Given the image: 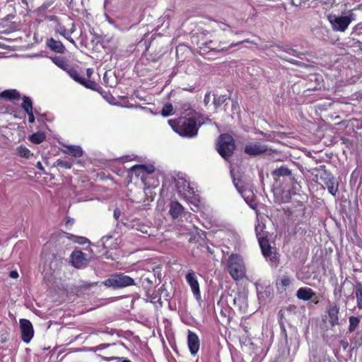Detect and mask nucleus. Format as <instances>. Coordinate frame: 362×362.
Returning <instances> with one entry per match:
<instances>
[{
    "instance_id": "obj_1",
    "label": "nucleus",
    "mask_w": 362,
    "mask_h": 362,
    "mask_svg": "<svg viewBox=\"0 0 362 362\" xmlns=\"http://www.w3.org/2000/svg\"><path fill=\"white\" fill-rule=\"evenodd\" d=\"M171 180L174 185V189L180 197L198 205L200 200L197 197V195L195 194L194 187L190 185L187 176L184 173H175L171 175Z\"/></svg>"
},
{
    "instance_id": "obj_2",
    "label": "nucleus",
    "mask_w": 362,
    "mask_h": 362,
    "mask_svg": "<svg viewBox=\"0 0 362 362\" xmlns=\"http://www.w3.org/2000/svg\"><path fill=\"white\" fill-rule=\"evenodd\" d=\"M168 123L175 132L183 137L192 138L197 134L199 127L196 116L180 118L177 121L169 119Z\"/></svg>"
},
{
    "instance_id": "obj_3",
    "label": "nucleus",
    "mask_w": 362,
    "mask_h": 362,
    "mask_svg": "<svg viewBox=\"0 0 362 362\" xmlns=\"http://www.w3.org/2000/svg\"><path fill=\"white\" fill-rule=\"evenodd\" d=\"M227 271L235 281L246 278V267L243 257L238 254H232L228 257Z\"/></svg>"
},
{
    "instance_id": "obj_4",
    "label": "nucleus",
    "mask_w": 362,
    "mask_h": 362,
    "mask_svg": "<svg viewBox=\"0 0 362 362\" xmlns=\"http://www.w3.org/2000/svg\"><path fill=\"white\" fill-rule=\"evenodd\" d=\"M235 148V139L230 134L224 133L218 136L216 150L225 160H228L233 156Z\"/></svg>"
},
{
    "instance_id": "obj_5",
    "label": "nucleus",
    "mask_w": 362,
    "mask_h": 362,
    "mask_svg": "<svg viewBox=\"0 0 362 362\" xmlns=\"http://www.w3.org/2000/svg\"><path fill=\"white\" fill-rule=\"evenodd\" d=\"M103 284L107 287L117 289L134 285L135 282L132 277L124 273H116L112 274Z\"/></svg>"
},
{
    "instance_id": "obj_6",
    "label": "nucleus",
    "mask_w": 362,
    "mask_h": 362,
    "mask_svg": "<svg viewBox=\"0 0 362 362\" xmlns=\"http://www.w3.org/2000/svg\"><path fill=\"white\" fill-rule=\"evenodd\" d=\"M340 306L336 302L328 301L326 306V313L328 315V322L332 327L339 325Z\"/></svg>"
},
{
    "instance_id": "obj_7",
    "label": "nucleus",
    "mask_w": 362,
    "mask_h": 362,
    "mask_svg": "<svg viewBox=\"0 0 362 362\" xmlns=\"http://www.w3.org/2000/svg\"><path fill=\"white\" fill-rule=\"evenodd\" d=\"M21 332V339L23 342L29 343L34 336V329L32 323L27 319H21L19 321Z\"/></svg>"
},
{
    "instance_id": "obj_8",
    "label": "nucleus",
    "mask_w": 362,
    "mask_h": 362,
    "mask_svg": "<svg viewBox=\"0 0 362 362\" xmlns=\"http://www.w3.org/2000/svg\"><path fill=\"white\" fill-rule=\"evenodd\" d=\"M155 171V167L153 165H135L129 169V173L134 174L136 177H141L144 180L147 175L151 174Z\"/></svg>"
},
{
    "instance_id": "obj_9",
    "label": "nucleus",
    "mask_w": 362,
    "mask_h": 362,
    "mask_svg": "<svg viewBox=\"0 0 362 362\" xmlns=\"http://www.w3.org/2000/svg\"><path fill=\"white\" fill-rule=\"evenodd\" d=\"M325 177L322 176L321 179L326 185L329 193L333 197H336L339 192V182L330 173H325Z\"/></svg>"
},
{
    "instance_id": "obj_10",
    "label": "nucleus",
    "mask_w": 362,
    "mask_h": 362,
    "mask_svg": "<svg viewBox=\"0 0 362 362\" xmlns=\"http://www.w3.org/2000/svg\"><path fill=\"white\" fill-rule=\"evenodd\" d=\"M272 175L276 180H279L281 177H288L291 182L293 185L292 189H296L294 185H299L296 179L291 176V170L286 166L282 165L278 168H276L274 170H273Z\"/></svg>"
},
{
    "instance_id": "obj_11",
    "label": "nucleus",
    "mask_w": 362,
    "mask_h": 362,
    "mask_svg": "<svg viewBox=\"0 0 362 362\" xmlns=\"http://www.w3.org/2000/svg\"><path fill=\"white\" fill-rule=\"evenodd\" d=\"M72 265L77 269H82L88 264V260L83 252L79 250L72 252L70 255Z\"/></svg>"
},
{
    "instance_id": "obj_12",
    "label": "nucleus",
    "mask_w": 362,
    "mask_h": 362,
    "mask_svg": "<svg viewBox=\"0 0 362 362\" xmlns=\"http://www.w3.org/2000/svg\"><path fill=\"white\" fill-rule=\"evenodd\" d=\"M329 21L334 30L344 32L351 21L349 16H339L335 17L333 20H329Z\"/></svg>"
},
{
    "instance_id": "obj_13",
    "label": "nucleus",
    "mask_w": 362,
    "mask_h": 362,
    "mask_svg": "<svg viewBox=\"0 0 362 362\" xmlns=\"http://www.w3.org/2000/svg\"><path fill=\"white\" fill-rule=\"evenodd\" d=\"M267 148L265 146L261 145L258 143H249L245 146L244 151L249 156H258L265 153Z\"/></svg>"
},
{
    "instance_id": "obj_14",
    "label": "nucleus",
    "mask_w": 362,
    "mask_h": 362,
    "mask_svg": "<svg viewBox=\"0 0 362 362\" xmlns=\"http://www.w3.org/2000/svg\"><path fill=\"white\" fill-rule=\"evenodd\" d=\"M243 42L253 43L252 41H250L249 40H244L243 41L238 42L237 43H231L228 46H223L224 43H223L221 42H219L218 45L215 46V45H213L214 44L213 41H209V42H205V47L209 48L211 51H215L216 52H223V51H226V50L228 49V48H230V47H233L234 46L242 44Z\"/></svg>"
},
{
    "instance_id": "obj_15",
    "label": "nucleus",
    "mask_w": 362,
    "mask_h": 362,
    "mask_svg": "<svg viewBox=\"0 0 362 362\" xmlns=\"http://www.w3.org/2000/svg\"><path fill=\"white\" fill-rule=\"evenodd\" d=\"M187 344L190 353L195 355L199 349L200 342L198 336L189 330L187 336Z\"/></svg>"
},
{
    "instance_id": "obj_16",
    "label": "nucleus",
    "mask_w": 362,
    "mask_h": 362,
    "mask_svg": "<svg viewBox=\"0 0 362 362\" xmlns=\"http://www.w3.org/2000/svg\"><path fill=\"white\" fill-rule=\"evenodd\" d=\"M186 280L187 281V283L189 284L191 288H192V291L194 295V296L196 297V298L197 300H200L201 299V293H200V290H199V283L197 281V279L194 275V273H188L186 276Z\"/></svg>"
},
{
    "instance_id": "obj_17",
    "label": "nucleus",
    "mask_w": 362,
    "mask_h": 362,
    "mask_svg": "<svg viewBox=\"0 0 362 362\" xmlns=\"http://www.w3.org/2000/svg\"><path fill=\"white\" fill-rule=\"evenodd\" d=\"M184 207L177 201L171 202L169 214L173 219L181 217L184 214Z\"/></svg>"
},
{
    "instance_id": "obj_18",
    "label": "nucleus",
    "mask_w": 362,
    "mask_h": 362,
    "mask_svg": "<svg viewBox=\"0 0 362 362\" xmlns=\"http://www.w3.org/2000/svg\"><path fill=\"white\" fill-rule=\"evenodd\" d=\"M258 242L264 257L266 258L271 257L272 255V247L267 237L259 236Z\"/></svg>"
},
{
    "instance_id": "obj_19",
    "label": "nucleus",
    "mask_w": 362,
    "mask_h": 362,
    "mask_svg": "<svg viewBox=\"0 0 362 362\" xmlns=\"http://www.w3.org/2000/svg\"><path fill=\"white\" fill-rule=\"evenodd\" d=\"M47 46L53 52L62 54L65 52V47L59 40L50 38L47 40Z\"/></svg>"
},
{
    "instance_id": "obj_20",
    "label": "nucleus",
    "mask_w": 362,
    "mask_h": 362,
    "mask_svg": "<svg viewBox=\"0 0 362 362\" xmlns=\"http://www.w3.org/2000/svg\"><path fill=\"white\" fill-rule=\"evenodd\" d=\"M315 295V293L313 289L308 287H301L296 293V296L298 299L305 301L310 300Z\"/></svg>"
},
{
    "instance_id": "obj_21",
    "label": "nucleus",
    "mask_w": 362,
    "mask_h": 362,
    "mask_svg": "<svg viewBox=\"0 0 362 362\" xmlns=\"http://www.w3.org/2000/svg\"><path fill=\"white\" fill-rule=\"evenodd\" d=\"M243 197L246 202V203L249 205V206L254 209L257 210L258 206V203L257 202L256 197L252 191H245L243 193Z\"/></svg>"
},
{
    "instance_id": "obj_22",
    "label": "nucleus",
    "mask_w": 362,
    "mask_h": 362,
    "mask_svg": "<svg viewBox=\"0 0 362 362\" xmlns=\"http://www.w3.org/2000/svg\"><path fill=\"white\" fill-rule=\"evenodd\" d=\"M0 98L9 100H18L20 98V93L16 89L6 90L0 93Z\"/></svg>"
},
{
    "instance_id": "obj_23",
    "label": "nucleus",
    "mask_w": 362,
    "mask_h": 362,
    "mask_svg": "<svg viewBox=\"0 0 362 362\" xmlns=\"http://www.w3.org/2000/svg\"><path fill=\"white\" fill-rule=\"evenodd\" d=\"M50 59L52 61V62L57 65L59 68L62 69V70L66 71L70 67V65L68 64L66 60L59 56H55L50 57Z\"/></svg>"
},
{
    "instance_id": "obj_24",
    "label": "nucleus",
    "mask_w": 362,
    "mask_h": 362,
    "mask_svg": "<svg viewBox=\"0 0 362 362\" xmlns=\"http://www.w3.org/2000/svg\"><path fill=\"white\" fill-rule=\"evenodd\" d=\"M354 293L356 299V306L362 310V283L356 282L354 286Z\"/></svg>"
},
{
    "instance_id": "obj_25",
    "label": "nucleus",
    "mask_w": 362,
    "mask_h": 362,
    "mask_svg": "<svg viewBox=\"0 0 362 362\" xmlns=\"http://www.w3.org/2000/svg\"><path fill=\"white\" fill-rule=\"evenodd\" d=\"M66 147L68 148L67 151H64L66 153H69L76 158H80L83 156V150L81 146L71 145L66 146Z\"/></svg>"
},
{
    "instance_id": "obj_26",
    "label": "nucleus",
    "mask_w": 362,
    "mask_h": 362,
    "mask_svg": "<svg viewBox=\"0 0 362 362\" xmlns=\"http://www.w3.org/2000/svg\"><path fill=\"white\" fill-rule=\"evenodd\" d=\"M29 140L35 144H39L45 140V134L43 132H38L29 136Z\"/></svg>"
},
{
    "instance_id": "obj_27",
    "label": "nucleus",
    "mask_w": 362,
    "mask_h": 362,
    "mask_svg": "<svg viewBox=\"0 0 362 362\" xmlns=\"http://www.w3.org/2000/svg\"><path fill=\"white\" fill-rule=\"evenodd\" d=\"M349 327L348 330L350 333L354 332L356 329L358 327L360 323V319L358 317L356 316H350L349 317Z\"/></svg>"
},
{
    "instance_id": "obj_28",
    "label": "nucleus",
    "mask_w": 362,
    "mask_h": 362,
    "mask_svg": "<svg viewBox=\"0 0 362 362\" xmlns=\"http://www.w3.org/2000/svg\"><path fill=\"white\" fill-rule=\"evenodd\" d=\"M66 72L74 81H76V82H78V83H79L81 84L82 80L83 79V77H81L80 76L79 73L78 72V71L76 69L70 66Z\"/></svg>"
},
{
    "instance_id": "obj_29",
    "label": "nucleus",
    "mask_w": 362,
    "mask_h": 362,
    "mask_svg": "<svg viewBox=\"0 0 362 362\" xmlns=\"http://www.w3.org/2000/svg\"><path fill=\"white\" fill-rule=\"evenodd\" d=\"M81 84L87 88L91 89L93 90H96V91H99V89L101 88L100 86L98 83H96L95 81H91V80H86L84 78L82 80Z\"/></svg>"
},
{
    "instance_id": "obj_30",
    "label": "nucleus",
    "mask_w": 362,
    "mask_h": 362,
    "mask_svg": "<svg viewBox=\"0 0 362 362\" xmlns=\"http://www.w3.org/2000/svg\"><path fill=\"white\" fill-rule=\"evenodd\" d=\"M21 107L25 110V112L33 111V102L29 97H23V103L21 104Z\"/></svg>"
},
{
    "instance_id": "obj_31",
    "label": "nucleus",
    "mask_w": 362,
    "mask_h": 362,
    "mask_svg": "<svg viewBox=\"0 0 362 362\" xmlns=\"http://www.w3.org/2000/svg\"><path fill=\"white\" fill-rule=\"evenodd\" d=\"M181 113L185 115L186 117L188 116L189 117L197 115V112L191 109L189 103H184L182 105Z\"/></svg>"
},
{
    "instance_id": "obj_32",
    "label": "nucleus",
    "mask_w": 362,
    "mask_h": 362,
    "mask_svg": "<svg viewBox=\"0 0 362 362\" xmlns=\"http://www.w3.org/2000/svg\"><path fill=\"white\" fill-rule=\"evenodd\" d=\"M17 151L18 155L23 158H28L33 155L30 151L23 145L18 147Z\"/></svg>"
},
{
    "instance_id": "obj_33",
    "label": "nucleus",
    "mask_w": 362,
    "mask_h": 362,
    "mask_svg": "<svg viewBox=\"0 0 362 362\" xmlns=\"http://www.w3.org/2000/svg\"><path fill=\"white\" fill-rule=\"evenodd\" d=\"M56 32L66 38L69 37V35L74 32V29L68 30L64 25H59L56 28Z\"/></svg>"
},
{
    "instance_id": "obj_34",
    "label": "nucleus",
    "mask_w": 362,
    "mask_h": 362,
    "mask_svg": "<svg viewBox=\"0 0 362 362\" xmlns=\"http://www.w3.org/2000/svg\"><path fill=\"white\" fill-rule=\"evenodd\" d=\"M227 98L226 95H214V100L213 103L216 107L221 106L223 104Z\"/></svg>"
},
{
    "instance_id": "obj_35",
    "label": "nucleus",
    "mask_w": 362,
    "mask_h": 362,
    "mask_svg": "<svg viewBox=\"0 0 362 362\" xmlns=\"http://www.w3.org/2000/svg\"><path fill=\"white\" fill-rule=\"evenodd\" d=\"M173 106L171 103L165 104L161 111V115L163 117H168L173 115Z\"/></svg>"
},
{
    "instance_id": "obj_36",
    "label": "nucleus",
    "mask_w": 362,
    "mask_h": 362,
    "mask_svg": "<svg viewBox=\"0 0 362 362\" xmlns=\"http://www.w3.org/2000/svg\"><path fill=\"white\" fill-rule=\"evenodd\" d=\"M112 236L110 235H104L100 239L101 244L105 249H112V245L108 243L109 240H112Z\"/></svg>"
},
{
    "instance_id": "obj_37",
    "label": "nucleus",
    "mask_w": 362,
    "mask_h": 362,
    "mask_svg": "<svg viewBox=\"0 0 362 362\" xmlns=\"http://www.w3.org/2000/svg\"><path fill=\"white\" fill-rule=\"evenodd\" d=\"M57 166L64 168L66 169H70L72 167V163L66 160L58 159L56 161Z\"/></svg>"
},
{
    "instance_id": "obj_38",
    "label": "nucleus",
    "mask_w": 362,
    "mask_h": 362,
    "mask_svg": "<svg viewBox=\"0 0 362 362\" xmlns=\"http://www.w3.org/2000/svg\"><path fill=\"white\" fill-rule=\"evenodd\" d=\"M255 233H256V235H257L258 240H259V236L267 237V235L266 234L267 233L265 231H264V226H261L259 224L256 226H255Z\"/></svg>"
},
{
    "instance_id": "obj_39",
    "label": "nucleus",
    "mask_w": 362,
    "mask_h": 362,
    "mask_svg": "<svg viewBox=\"0 0 362 362\" xmlns=\"http://www.w3.org/2000/svg\"><path fill=\"white\" fill-rule=\"evenodd\" d=\"M280 284L282 286V287L285 289L287 286H288L291 284V279L288 276H284L281 278Z\"/></svg>"
},
{
    "instance_id": "obj_40",
    "label": "nucleus",
    "mask_w": 362,
    "mask_h": 362,
    "mask_svg": "<svg viewBox=\"0 0 362 362\" xmlns=\"http://www.w3.org/2000/svg\"><path fill=\"white\" fill-rule=\"evenodd\" d=\"M296 309V307L295 305H290L285 310H282V309L280 310L279 312V315L281 316V317H282L286 310L287 312H293V311H295Z\"/></svg>"
},
{
    "instance_id": "obj_41",
    "label": "nucleus",
    "mask_w": 362,
    "mask_h": 362,
    "mask_svg": "<svg viewBox=\"0 0 362 362\" xmlns=\"http://www.w3.org/2000/svg\"><path fill=\"white\" fill-rule=\"evenodd\" d=\"M110 346V344H100L98 346H93V347L90 348V349L95 352L97 351L104 349H105V348H107V347H108Z\"/></svg>"
},
{
    "instance_id": "obj_42",
    "label": "nucleus",
    "mask_w": 362,
    "mask_h": 362,
    "mask_svg": "<svg viewBox=\"0 0 362 362\" xmlns=\"http://www.w3.org/2000/svg\"><path fill=\"white\" fill-rule=\"evenodd\" d=\"M269 258V261L272 265L276 266L279 264V259L276 257V253L272 254L271 257H268Z\"/></svg>"
},
{
    "instance_id": "obj_43",
    "label": "nucleus",
    "mask_w": 362,
    "mask_h": 362,
    "mask_svg": "<svg viewBox=\"0 0 362 362\" xmlns=\"http://www.w3.org/2000/svg\"><path fill=\"white\" fill-rule=\"evenodd\" d=\"M108 360H117V362H132L130 360L124 357H112Z\"/></svg>"
},
{
    "instance_id": "obj_44",
    "label": "nucleus",
    "mask_w": 362,
    "mask_h": 362,
    "mask_svg": "<svg viewBox=\"0 0 362 362\" xmlns=\"http://www.w3.org/2000/svg\"><path fill=\"white\" fill-rule=\"evenodd\" d=\"M28 115V122L30 123H33L35 122V116H34V112L30 111L28 112H26Z\"/></svg>"
},
{
    "instance_id": "obj_45",
    "label": "nucleus",
    "mask_w": 362,
    "mask_h": 362,
    "mask_svg": "<svg viewBox=\"0 0 362 362\" xmlns=\"http://www.w3.org/2000/svg\"><path fill=\"white\" fill-rule=\"evenodd\" d=\"M206 250L211 255H214L216 252V250H218V247L213 246V247H210L209 245H206Z\"/></svg>"
},
{
    "instance_id": "obj_46",
    "label": "nucleus",
    "mask_w": 362,
    "mask_h": 362,
    "mask_svg": "<svg viewBox=\"0 0 362 362\" xmlns=\"http://www.w3.org/2000/svg\"><path fill=\"white\" fill-rule=\"evenodd\" d=\"M103 82H104V83L106 86H109L110 87H112V85L110 84V83H109V78H108V74H107V72H105L104 76H103Z\"/></svg>"
},
{
    "instance_id": "obj_47",
    "label": "nucleus",
    "mask_w": 362,
    "mask_h": 362,
    "mask_svg": "<svg viewBox=\"0 0 362 362\" xmlns=\"http://www.w3.org/2000/svg\"><path fill=\"white\" fill-rule=\"evenodd\" d=\"M121 215L120 210L118 208L115 209L113 216L115 219H118Z\"/></svg>"
},
{
    "instance_id": "obj_48",
    "label": "nucleus",
    "mask_w": 362,
    "mask_h": 362,
    "mask_svg": "<svg viewBox=\"0 0 362 362\" xmlns=\"http://www.w3.org/2000/svg\"><path fill=\"white\" fill-rule=\"evenodd\" d=\"M9 276L11 278H13V279H16L18 277V273L17 271L14 270V271H11L9 273Z\"/></svg>"
},
{
    "instance_id": "obj_49",
    "label": "nucleus",
    "mask_w": 362,
    "mask_h": 362,
    "mask_svg": "<svg viewBox=\"0 0 362 362\" xmlns=\"http://www.w3.org/2000/svg\"><path fill=\"white\" fill-rule=\"evenodd\" d=\"M355 345H356V346H361V345H362V334H361L360 338H359V339H358H358H356V341H355Z\"/></svg>"
},
{
    "instance_id": "obj_50",
    "label": "nucleus",
    "mask_w": 362,
    "mask_h": 362,
    "mask_svg": "<svg viewBox=\"0 0 362 362\" xmlns=\"http://www.w3.org/2000/svg\"><path fill=\"white\" fill-rule=\"evenodd\" d=\"M86 74H87L88 77V78H90V76H91V75H92V74H93V69H90V68L87 69H86Z\"/></svg>"
},
{
    "instance_id": "obj_51",
    "label": "nucleus",
    "mask_w": 362,
    "mask_h": 362,
    "mask_svg": "<svg viewBox=\"0 0 362 362\" xmlns=\"http://www.w3.org/2000/svg\"><path fill=\"white\" fill-rule=\"evenodd\" d=\"M36 167H37L39 170H44V168H43V167H42V165L41 162H40V161L37 163Z\"/></svg>"
},
{
    "instance_id": "obj_52",
    "label": "nucleus",
    "mask_w": 362,
    "mask_h": 362,
    "mask_svg": "<svg viewBox=\"0 0 362 362\" xmlns=\"http://www.w3.org/2000/svg\"><path fill=\"white\" fill-rule=\"evenodd\" d=\"M66 39L67 40H69L71 43H72L73 45H76V42L74 40V39L71 37V35H69V37H66Z\"/></svg>"
},
{
    "instance_id": "obj_53",
    "label": "nucleus",
    "mask_w": 362,
    "mask_h": 362,
    "mask_svg": "<svg viewBox=\"0 0 362 362\" xmlns=\"http://www.w3.org/2000/svg\"><path fill=\"white\" fill-rule=\"evenodd\" d=\"M209 94H205V99H204V101H205V105H206V104L208 103L209 102Z\"/></svg>"
},
{
    "instance_id": "obj_54",
    "label": "nucleus",
    "mask_w": 362,
    "mask_h": 362,
    "mask_svg": "<svg viewBox=\"0 0 362 362\" xmlns=\"http://www.w3.org/2000/svg\"><path fill=\"white\" fill-rule=\"evenodd\" d=\"M22 4H24L25 6H26V7L28 6V1L27 0H22L21 1Z\"/></svg>"
},
{
    "instance_id": "obj_55",
    "label": "nucleus",
    "mask_w": 362,
    "mask_h": 362,
    "mask_svg": "<svg viewBox=\"0 0 362 362\" xmlns=\"http://www.w3.org/2000/svg\"><path fill=\"white\" fill-rule=\"evenodd\" d=\"M73 222H74V221H73V220H68V221L66 222V224H69V223H70V224H72V223H73Z\"/></svg>"
},
{
    "instance_id": "obj_56",
    "label": "nucleus",
    "mask_w": 362,
    "mask_h": 362,
    "mask_svg": "<svg viewBox=\"0 0 362 362\" xmlns=\"http://www.w3.org/2000/svg\"><path fill=\"white\" fill-rule=\"evenodd\" d=\"M34 112H35V114H38L39 113V111H37L36 109L35 110Z\"/></svg>"
},
{
    "instance_id": "obj_57",
    "label": "nucleus",
    "mask_w": 362,
    "mask_h": 362,
    "mask_svg": "<svg viewBox=\"0 0 362 362\" xmlns=\"http://www.w3.org/2000/svg\"><path fill=\"white\" fill-rule=\"evenodd\" d=\"M209 54V52H205V55H206V54Z\"/></svg>"
},
{
    "instance_id": "obj_58",
    "label": "nucleus",
    "mask_w": 362,
    "mask_h": 362,
    "mask_svg": "<svg viewBox=\"0 0 362 362\" xmlns=\"http://www.w3.org/2000/svg\"><path fill=\"white\" fill-rule=\"evenodd\" d=\"M206 59H211L209 57H206Z\"/></svg>"
}]
</instances>
